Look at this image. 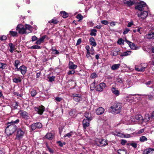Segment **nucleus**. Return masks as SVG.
<instances>
[{
	"mask_svg": "<svg viewBox=\"0 0 154 154\" xmlns=\"http://www.w3.org/2000/svg\"><path fill=\"white\" fill-rule=\"evenodd\" d=\"M60 13L61 16L64 18H66L68 17V14L65 11H61Z\"/></svg>",
	"mask_w": 154,
	"mask_h": 154,
	"instance_id": "nucleus-29",
	"label": "nucleus"
},
{
	"mask_svg": "<svg viewBox=\"0 0 154 154\" xmlns=\"http://www.w3.org/2000/svg\"><path fill=\"white\" fill-rule=\"evenodd\" d=\"M119 50L116 49L113 51L112 53V55L113 56H116L118 54Z\"/></svg>",
	"mask_w": 154,
	"mask_h": 154,
	"instance_id": "nucleus-49",
	"label": "nucleus"
},
{
	"mask_svg": "<svg viewBox=\"0 0 154 154\" xmlns=\"http://www.w3.org/2000/svg\"><path fill=\"white\" fill-rule=\"evenodd\" d=\"M58 22V21L56 19H53L51 20V23L54 24H57Z\"/></svg>",
	"mask_w": 154,
	"mask_h": 154,
	"instance_id": "nucleus-59",
	"label": "nucleus"
},
{
	"mask_svg": "<svg viewBox=\"0 0 154 154\" xmlns=\"http://www.w3.org/2000/svg\"><path fill=\"white\" fill-rule=\"evenodd\" d=\"M20 114L21 116L26 119H28L29 118V117L28 116V113L26 111L21 110L20 112Z\"/></svg>",
	"mask_w": 154,
	"mask_h": 154,
	"instance_id": "nucleus-14",
	"label": "nucleus"
},
{
	"mask_svg": "<svg viewBox=\"0 0 154 154\" xmlns=\"http://www.w3.org/2000/svg\"><path fill=\"white\" fill-rule=\"evenodd\" d=\"M34 109L40 115H42L45 110V107L43 106H39L38 107H35Z\"/></svg>",
	"mask_w": 154,
	"mask_h": 154,
	"instance_id": "nucleus-9",
	"label": "nucleus"
},
{
	"mask_svg": "<svg viewBox=\"0 0 154 154\" xmlns=\"http://www.w3.org/2000/svg\"><path fill=\"white\" fill-rule=\"evenodd\" d=\"M86 119H89V120H92V117L91 116V114L88 112H85L84 115Z\"/></svg>",
	"mask_w": 154,
	"mask_h": 154,
	"instance_id": "nucleus-27",
	"label": "nucleus"
},
{
	"mask_svg": "<svg viewBox=\"0 0 154 154\" xmlns=\"http://www.w3.org/2000/svg\"><path fill=\"white\" fill-rule=\"evenodd\" d=\"M131 51H128L126 52H125L123 53V54L121 55V56H126L128 55H129L131 54Z\"/></svg>",
	"mask_w": 154,
	"mask_h": 154,
	"instance_id": "nucleus-38",
	"label": "nucleus"
},
{
	"mask_svg": "<svg viewBox=\"0 0 154 154\" xmlns=\"http://www.w3.org/2000/svg\"><path fill=\"white\" fill-rule=\"evenodd\" d=\"M55 77L53 76L51 77H48V78L49 79V81L50 82H52L54 80Z\"/></svg>",
	"mask_w": 154,
	"mask_h": 154,
	"instance_id": "nucleus-58",
	"label": "nucleus"
},
{
	"mask_svg": "<svg viewBox=\"0 0 154 154\" xmlns=\"http://www.w3.org/2000/svg\"><path fill=\"white\" fill-rule=\"evenodd\" d=\"M72 97L74 101L79 102L82 100L81 95L80 94H73Z\"/></svg>",
	"mask_w": 154,
	"mask_h": 154,
	"instance_id": "nucleus-8",
	"label": "nucleus"
},
{
	"mask_svg": "<svg viewBox=\"0 0 154 154\" xmlns=\"http://www.w3.org/2000/svg\"><path fill=\"white\" fill-rule=\"evenodd\" d=\"M124 3L130 6L133 5L134 4V2L131 1V0H125L124 1Z\"/></svg>",
	"mask_w": 154,
	"mask_h": 154,
	"instance_id": "nucleus-21",
	"label": "nucleus"
},
{
	"mask_svg": "<svg viewBox=\"0 0 154 154\" xmlns=\"http://www.w3.org/2000/svg\"><path fill=\"white\" fill-rule=\"evenodd\" d=\"M91 120L88 119H84L82 122L83 128L85 129L87 127L89 126L90 125V122Z\"/></svg>",
	"mask_w": 154,
	"mask_h": 154,
	"instance_id": "nucleus-13",
	"label": "nucleus"
},
{
	"mask_svg": "<svg viewBox=\"0 0 154 154\" xmlns=\"http://www.w3.org/2000/svg\"><path fill=\"white\" fill-rule=\"evenodd\" d=\"M126 142H127V141L126 140H125L122 139L121 140V143L122 145H125V143Z\"/></svg>",
	"mask_w": 154,
	"mask_h": 154,
	"instance_id": "nucleus-63",
	"label": "nucleus"
},
{
	"mask_svg": "<svg viewBox=\"0 0 154 154\" xmlns=\"http://www.w3.org/2000/svg\"><path fill=\"white\" fill-rule=\"evenodd\" d=\"M104 108L102 107H100L96 109V113L97 115H101L104 113Z\"/></svg>",
	"mask_w": 154,
	"mask_h": 154,
	"instance_id": "nucleus-16",
	"label": "nucleus"
},
{
	"mask_svg": "<svg viewBox=\"0 0 154 154\" xmlns=\"http://www.w3.org/2000/svg\"><path fill=\"white\" fill-rule=\"evenodd\" d=\"M129 31L130 29H129L125 28L123 32V34H127Z\"/></svg>",
	"mask_w": 154,
	"mask_h": 154,
	"instance_id": "nucleus-57",
	"label": "nucleus"
},
{
	"mask_svg": "<svg viewBox=\"0 0 154 154\" xmlns=\"http://www.w3.org/2000/svg\"><path fill=\"white\" fill-rule=\"evenodd\" d=\"M72 134H73V133H72V132H71L70 133H68L66 134H65L64 136V137H70L72 135Z\"/></svg>",
	"mask_w": 154,
	"mask_h": 154,
	"instance_id": "nucleus-47",
	"label": "nucleus"
},
{
	"mask_svg": "<svg viewBox=\"0 0 154 154\" xmlns=\"http://www.w3.org/2000/svg\"><path fill=\"white\" fill-rule=\"evenodd\" d=\"M125 41L122 38L119 39L117 41V43L119 45L124 44Z\"/></svg>",
	"mask_w": 154,
	"mask_h": 154,
	"instance_id": "nucleus-39",
	"label": "nucleus"
},
{
	"mask_svg": "<svg viewBox=\"0 0 154 154\" xmlns=\"http://www.w3.org/2000/svg\"><path fill=\"white\" fill-rule=\"evenodd\" d=\"M17 71H20L21 72L22 75H24L27 71V68L26 66L24 65H22L20 66L19 68H17Z\"/></svg>",
	"mask_w": 154,
	"mask_h": 154,
	"instance_id": "nucleus-12",
	"label": "nucleus"
},
{
	"mask_svg": "<svg viewBox=\"0 0 154 154\" xmlns=\"http://www.w3.org/2000/svg\"><path fill=\"white\" fill-rule=\"evenodd\" d=\"M69 68L70 69H74L77 67V66L76 65L74 64L72 62L70 61L69 63Z\"/></svg>",
	"mask_w": 154,
	"mask_h": 154,
	"instance_id": "nucleus-18",
	"label": "nucleus"
},
{
	"mask_svg": "<svg viewBox=\"0 0 154 154\" xmlns=\"http://www.w3.org/2000/svg\"><path fill=\"white\" fill-rule=\"evenodd\" d=\"M130 145L134 148L137 147V144L135 143H133L130 144Z\"/></svg>",
	"mask_w": 154,
	"mask_h": 154,
	"instance_id": "nucleus-62",
	"label": "nucleus"
},
{
	"mask_svg": "<svg viewBox=\"0 0 154 154\" xmlns=\"http://www.w3.org/2000/svg\"><path fill=\"white\" fill-rule=\"evenodd\" d=\"M17 127L13 124H8L7 123V126L5 128V132L8 136L11 135L12 134L17 130Z\"/></svg>",
	"mask_w": 154,
	"mask_h": 154,
	"instance_id": "nucleus-1",
	"label": "nucleus"
},
{
	"mask_svg": "<svg viewBox=\"0 0 154 154\" xmlns=\"http://www.w3.org/2000/svg\"><path fill=\"white\" fill-rule=\"evenodd\" d=\"M8 45L10 48L9 50V51L11 53H13L14 49L15 46L13 45V44L11 43H9Z\"/></svg>",
	"mask_w": 154,
	"mask_h": 154,
	"instance_id": "nucleus-26",
	"label": "nucleus"
},
{
	"mask_svg": "<svg viewBox=\"0 0 154 154\" xmlns=\"http://www.w3.org/2000/svg\"><path fill=\"white\" fill-rule=\"evenodd\" d=\"M16 30L18 31L19 34H23L25 33L28 34L29 32H26V29L23 25L21 24L18 25L16 28Z\"/></svg>",
	"mask_w": 154,
	"mask_h": 154,
	"instance_id": "nucleus-4",
	"label": "nucleus"
},
{
	"mask_svg": "<svg viewBox=\"0 0 154 154\" xmlns=\"http://www.w3.org/2000/svg\"><path fill=\"white\" fill-rule=\"evenodd\" d=\"M97 145L98 146L102 147L107 144L106 140L104 139H99L96 141Z\"/></svg>",
	"mask_w": 154,
	"mask_h": 154,
	"instance_id": "nucleus-7",
	"label": "nucleus"
},
{
	"mask_svg": "<svg viewBox=\"0 0 154 154\" xmlns=\"http://www.w3.org/2000/svg\"><path fill=\"white\" fill-rule=\"evenodd\" d=\"M41 48L40 46L37 45H33L29 48L31 49H41Z\"/></svg>",
	"mask_w": 154,
	"mask_h": 154,
	"instance_id": "nucleus-40",
	"label": "nucleus"
},
{
	"mask_svg": "<svg viewBox=\"0 0 154 154\" xmlns=\"http://www.w3.org/2000/svg\"><path fill=\"white\" fill-rule=\"evenodd\" d=\"M97 32V30L96 29H92L90 33V35L91 36H95L96 35V32Z\"/></svg>",
	"mask_w": 154,
	"mask_h": 154,
	"instance_id": "nucleus-34",
	"label": "nucleus"
},
{
	"mask_svg": "<svg viewBox=\"0 0 154 154\" xmlns=\"http://www.w3.org/2000/svg\"><path fill=\"white\" fill-rule=\"evenodd\" d=\"M147 138L144 136H142L139 139L140 141L141 142H143L144 141H147Z\"/></svg>",
	"mask_w": 154,
	"mask_h": 154,
	"instance_id": "nucleus-36",
	"label": "nucleus"
},
{
	"mask_svg": "<svg viewBox=\"0 0 154 154\" xmlns=\"http://www.w3.org/2000/svg\"><path fill=\"white\" fill-rule=\"evenodd\" d=\"M20 63V61L19 60H16L15 61L14 66L16 67V69H17L18 68V66Z\"/></svg>",
	"mask_w": 154,
	"mask_h": 154,
	"instance_id": "nucleus-35",
	"label": "nucleus"
},
{
	"mask_svg": "<svg viewBox=\"0 0 154 154\" xmlns=\"http://www.w3.org/2000/svg\"><path fill=\"white\" fill-rule=\"evenodd\" d=\"M147 5L143 1L140 2L136 6L135 8L136 9H138L140 11H143L144 9V8L146 7Z\"/></svg>",
	"mask_w": 154,
	"mask_h": 154,
	"instance_id": "nucleus-6",
	"label": "nucleus"
},
{
	"mask_svg": "<svg viewBox=\"0 0 154 154\" xmlns=\"http://www.w3.org/2000/svg\"><path fill=\"white\" fill-rule=\"evenodd\" d=\"M13 81L14 82L16 83L20 82H21V80L20 77L18 78H15L13 79Z\"/></svg>",
	"mask_w": 154,
	"mask_h": 154,
	"instance_id": "nucleus-32",
	"label": "nucleus"
},
{
	"mask_svg": "<svg viewBox=\"0 0 154 154\" xmlns=\"http://www.w3.org/2000/svg\"><path fill=\"white\" fill-rule=\"evenodd\" d=\"M135 119V116H132L130 118V119L129 120V122H136V120Z\"/></svg>",
	"mask_w": 154,
	"mask_h": 154,
	"instance_id": "nucleus-48",
	"label": "nucleus"
},
{
	"mask_svg": "<svg viewBox=\"0 0 154 154\" xmlns=\"http://www.w3.org/2000/svg\"><path fill=\"white\" fill-rule=\"evenodd\" d=\"M32 26L30 25H28L27 24H25V27L26 29V30L27 29H29L30 30V29L32 28Z\"/></svg>",
	"mask_w": 154,
	"mask_h": 154,
	"instance_id": "nucleus-52",
	"label": "nucleus"
},
{
	"mask_svg": "<svg viewBox=\"0 0 154 154\" xmlns=\"http://www.w3.org/2000/svg\"><path fill=\"white\" fill-rule=\"evenodd\" d=\"M101 23L104 25H107L109 23L106 20H102L101 22Z\"/></svg>",
	"mask_w": 154,
	"mask_h": 154,
	"instance_id": "nucleus-56",
	"label": "nucleus"
},
{
	"mask_svg": "<svg viewBox=\"0 0 154 154\" xmlns=\"http://www.w3.org/2000/svg\"><path fill=\"white\" fill-rule=\"evenodd\" d=\"M111 91L116 96H119L120 94V93L119 90L117 89L115 87H112L111 88Z\"/></svg>",
	"mask_w": 154,
	"mask_h": 154,
	"instance_id": "nucleus-17",
	"label": "nucleus"
},
{
	"mask_svg": "<svg viewBox=\"0 0 154 154\" xmlns=\"http://www.w3.org/2000/svg\"><path fill=\"white\" fill-rule=\"evenodd\" d=\"M146 67H141L140 66L138 67L136 66L135 67L136 70L139 72H142L145 70Z\"/></svg>",
	"mask_w": 154,
	"mask_h": 154,
	"instance_id": "nucleus-23",
	"label": "nucleus"
},
{
	"mask_svg": "<svg viewBox=\"0 0 154 154\" xmlns=\"http://www.w3.org/2000/svg\"><path fill=\"white\" fill-rule=\"evenodd\" d=\"M37 94V93L36 91V90L33 89L32 91L31 92V96L32 97L35 96Z\"/></svg>",
	"mask_w": 154,
	"mask_h": 154,
	"instance_id": "nucleus-41",
	"label": "nucleus"
},
{
	"mask_svg": "<svg viewBox=\"0 0 154 154\" xmlns=\"http://www.w3.org/2000/svg\"><path fill=\"white\" fill-rule=\"evenodd\" d=\"M17 134L15 139L17 140H20L22 138L25 134V130L19 128L17 129Z\"/></svg>",
	"mask_w": 154,
	"mask_h": 154,
	"instance_id": "nucleus-3",
	"label": "nucleus"
},
{
	"mask_svg": "<svg viewBox=\"0 0 154 154\" xmlns=\"http://www.w3.org/2000/svg\"><path fill=\"white\" fill-rule=\"evenodd\" d=\"M112 112L114 114L119 113L122 110V106L120 103H117L110 107Z\"/></svg>",
	"mask_w": 154,
	"mask_h": 154,
	"instance_id": "nucleus-2",
	"label": "nucleus"
},
{
	"mask_svg": "<svg viewBox=\"0 0 154 154\" xmlns=\"http://www.w3.org/2000/svg\"><path fill=\"white\" fill-rule=\"evenodd\" d=\"M95 88V82H94L91 84L90 88L91 90H94Z\"/></svg>",
	"mask_w": 154,
	"mask_h": 154,
	"instance_id": "nucleus-50",
	"label": "nucleus"
},
{
	"mask_svg": "<svg viewBox=\"0 0 154 154\" xmlns=\"http://www.w3.org/2000/svg\"><path fill=\"white\" fill-rule=\"evenodd\" d=\"M118 154H126V150L124 149H119L118 151Z\"/></svg>",
	"mask_w": 154,
	"mask_h": 154,
	"instance_id": "nucleus-31",
	"label": "nucleus"
},
{
	"mask_svg": "<svg viewBox=\"0 0 154 154\" xmlns=\"http://www.w3.org/2000/svg\"><path fill=\"white\" fill-rule=\"evenodd\" d=\"M125 41L128 44L129 47L131 49L133 50H136L137 49V47L135 46L134 43L130 42L126 39Z\"/></svg>",
	"mask_w": 154,
	"mask_h": 154,
	"instance_id": "nucleus-15",
	"label": "nucleus"
},
{
	"mask_svg": "<svg viewBox=\"0 0 154 154\" xmlns=\"http://www.w3.org/2000/svg\"><path fill=\"white\" fill-rule=\"evenodd\" d=\"M42 127V125L41 123L37 122L34 123L30 125L31 129L32 131H34L36 129L41 128Z\"/></svg>",
	"mask_w": 154,
	"mask_h": 154,
	"instance_id": "nucleus-5",
	"label": "nucleus"
},
{
	"mask_svg": "<svg viewBox=\"0 0 154 154\" xmlns=\"http://www.w3.org/2000/svg\"><path fill=\"white\" fill-rule=\"evenodd\" d=\"M123 81L121 78H118L117 79L116 82L117 83L121 84L122 83Z\"/></svg>",
	"mask_w": 154,
	"mask_h": 154,
	"instance_id": "nucleus-45",
	"label": "nucleus"
},
{
	"mask_svg": "<svg viewBox=\"0 0 154 154\" xmlns=\"http://www.w3.org/2000/svg\"><path fill=\"white\" fill-rule=\"evenodd\" d=\"M6 64L5 63H0V68L3 69H5Z\"/></svg>",
	"mask_w": 154,
	"mask_h": 154,
	"instance_id": "nucleus-46",
	"label": "nucleus"
},
{
	"mask_svg": "<svg viewBox=\"0 0 154 154\" xmlns=\"http://www.w3.org/2000/svg\"><path fill=\"white\" fill-rule=\"evenodd\" d=\"M90 77L91 78L93 79L97 77V76L95 73H93L91 74Z\"/></svg>",
	"mask_w": 154,
	"mask_h": 154,
	"instance_id": "nucleus-55",
	"label": "nucleus"
},
{
	"mask_svg": "<svg viewBox=\"0 0 154 154\" xmlns=\"http://www.w3.org/2000/svg\"><path fill=\"white\" fill-rule=\"evenodd\" d=\"M89 42L90 44L93 46L95 47L97 45V43L95 42L94 38L91 37L89 39Z\"/></svg>",
	"mask_w": 154,
	"mask_h": 154,
	"instance_id": "nucleus-22",
	"label": "nucleus"
},
{
	"mask_svg": "<svg viewBox=\"0 0 154 154\" xmlns=\"http://www.w3.org/2000/svg\"><path fill=\"white\" fill-rule=\"evenodd\" d=\"M117 136L122 138H128L130 137V135L129 134L125 135L122 133H118Z\"/></svg>",
	"mask_w": 154,
	"mask_h": 154,
	"instance_id": "nucleus-25",
	"label": "nucleus"
},
{
	"mask_svg": "<svg viewBox=\"0 0 154 154\" xmlns=\"http://www.w3.org/2000/svg\"><path fill=\"white\" fill-rule=\"evenodd\" d=\"M120 65V64H114L112 66L111 69L112 70H116L118 69Z\"/></svg>",
	"mask_w": 154,
	"mask_h": 154,
	"instance_id": "nucleus-28",
	"label": "nucleus"
},
{
	"mask_svg": "<svg viewBox=\"0 0 154 154\" xmlns=\"http://www.w3.org/2000/svg\"><path fill=\"white\" fill-rule=\"evenodd\" d=\"M37 37L35 35L33 36L32 37V42L35 41L37 40Z\"/></svg>",
	"mask_w": 154,
	"mask_h": 154,
	"instance_id": "nucleus-64",
	"label": "nucleus"
},
{
	"mask_svg": "<svg viewBox=\"0 0 154 154\" xmlns=\"http://www.w3.org/2000/svg\"><path fill=\"white\" fill-rule=\"evenodd\" d=\"M148 12L147 11H141L138 13L137 15L138 17H140L142 19H144L147 16Z\"/></svg>",
	"mask_w": 154,
	"mask_h": 154,
	"instance_id": "nucleus-10",
	"label": "nucleus"
},
{
	"mask_svg": "<svg viewBox=\"0 0 154 154\" xmlns=\"http://www.w3.org/2000/svg\"><path fill=\"white\" fill-rule=\"evenodd\" d=\"M153 153L154 149L152 148L146 149L143 152V154H153Z\"/></svg>",
	"mask_w": 154,
	"mask_h": 154,
	"instance_id": "nucleus-19",
	"label": "nucleus"
},
{
	"mask_svg": "<svg viewBox=\"0 0 154 154\" xmlns=\"http://www.w3.org/2000/svg\"><path fill=\"white\" fill-rule=\"evenodd\" d=\"M7 37L5 35H2L0 37V40L1 41L5 40L7 39Z\"/></svg>",
	"mask_w": 154,
	"mask_h": 154,
	"instance_id": "nucleus-53",
	"label": "nucleus"
},
{
	"mask_svg": "<svg viewBox=\"0 0 154 154\" xmlns=\"http://www.w3.org/2000/svg\"><path fill=\"white\" fill-rule=\"evenodd\" d=\"M150 116L149 113L146 114L145 116V119L146 122L149 121L150 119Z\"/></svg>",
	"mask_w": 154,
	"mask_h": 154,
	"instance_id": "nucleus-37",
	"label": "nucleus"
},
{
	"mask_svg": "<svg viewBox=\"0 0 154 154\" xmlns=\"http://www.w3.org/2000/svg\"><path fill=\"white\" fill-rule=\"evenodd\" d=\"M106 86V84L104 82L100 83L99 85H97L96 87V90L98 91H102L103 89Z\"/></svg>",
	"mask_w": 154,
	"mask_h": 154,
	"instance_id": "nucleus-11",
	"label": "nucleus"
},
{
	"mask_svg": "<svg viewBox=\"0 0 154 154\" xmlns=\"http://www.w3.org/2000/svg\"><path fill=\"white\" fill-rule=\"evenodd\" d=\"M146 37L149 39H154V32H150L146 35Z\"/></svg>",
	"mask_w": 154,
	"mask_h": 154,
	"instance_id": "nucleus-20",
	"label": "nucleus"
},
{
	"mask_svg": "<svg viewBox=\"0 0 154 154\" xmlns=\"http://www.w3.org/2000/svg\"><path fill=\"white\" fill-rule=\"evenodd\" d=\"M9 33L13 36H16L17 34V32H15V31H10Z\"/></svg>",
	"mask_w": 154,
	"mask_h": 154,
	"instance_id": "nucleus-44",
	"label": "nucleus"
},
{
	"mask_svg": "<svg viewBox=\"0 0 154 154\" xmlns=\"http://www.w3.org/2000/svg\"><path fill=\"white\" fill-rule=\"evenodd\" d=\"M45 138L49 140H51L53 139L54 136L52 133H48L45 136Z\"/></svg>",
	"mask_w": 154,
	"mask_h": 154,
	"instance_id": "nucleus-24",
	"label": "nucleus"
},
{
	"mask_svg": "<svg viewBox=\"0 0 154 154\" xmlns=\"http://www.w3.org/2000/svg\"><path fill=\"white\" fill-rule=\"evenodd\" d=\"M143 29L142 27L139 28L137 29V32H140V33L143 32Z\"/></svg>",
	"mask_w": 154,
	"mask_h": 154,
	"instance_id": "nucleus-61",
	"label": "nucleus"
},
{
	"mask_svg": "<svg viewBox=\"0 0 154 154\" xmlns=\"http://www.w3.org/2000/svg\"><path fill=\"white\" fill-rule=\"evenodd\" d=\"M69 114L71 116H73L74 115L73 114H75V111L72 110L70 111L69 112Z\"/></svg>",
	"mask_w": 154,
	"mask_h": 154,
	"instance_id": "nucleus-60",
	"label": "nucleus"
},
{
	"mask_svg": "<svg viewBox=\"0 0 154 154\" xmlns=\"http://www.w3.org/2000/svg\"><path fill=\"white\" fill-rule=\"evenodd\" d=\"M55 100H56V102H60L62 100V98L57 97L55 98Z\"/></svg>",
	"mask_w": 154,
	"mask_h": 154,
	"instance_id": "nucleus-51",
	"label": "nucleus"
},
{
	"mask_svg": "<svg viewBox=\"0 0 154 154\" xmlns=\"http://www.w3.org/2000/svg\"><path fill=\"white\" fill-rule=\"evenodd\" d=\"M76 18L79 19L78 21H80L83 19V17L81 14H79L77 16Z\"/></svg>",
	"mask_w": 154,
	"mask_h": 154,
	"instance_id": "nucleus-42",
	"label": "nucleus"
},
{
	"mask_svg": "<svg viewBox=\"0 0 154 154\" xmlns=\"http://www.w3.org/2000/svg\"><path fill=\"white\" fill-rule=\"evenodd\" d=\"M20 120L19 119H17L15 120H12L11 122H8V124H18L20 122Z\"/></svg>",
	"mask_w": 154,
	"mask_h": 154,
	"instance_id": "nucleus-33",
	"label": "nucleus"
},
{
	"mask_svg": "<svg viewBox=\"0 0 154 154\" xmlns=\"http://www.w3.org/2000/svg\"><path fill=\"white\" fill-rule=\"evenodd\" d=\"M46 147L48 149V151L50 153H53L54 150L53 149L50 148L48 145H46Z\"/></svg>",
	"mask_w": 154,
	"mask_h": 154,
	"instance_id": "nucleus-43",
	"label": "nucleus"
},
{
	"mask_svg": "<svg viewBox=\"0 0 154 154\" xmlns=\"http://www.w3.org/2000/svg\"><path fill=\"white\" fill-rule=\"evenodd\" d=\"M135 119H136V121H141L143 120V118L140 115H138L135 116Z\"/></svg>",
	"mask_w": 154,
	"mask_h": 154,
	"instance_id": "nucleus-30",
	"label": "nucleus"
},
{
	"mask_svg": "<svg viewBox=\"0 0 154 154\" xmlns=\"http://www.w3.org/2000/svg\"><path fill=\"white\" fill-rule=\"evenodd\" d=\"M57 143L59 145L60 147H62L63 145H65V142L62 143L60 141H58Z\"/></svg>",
	"mask_w": 154,
	"mask_h": 154,
	"instance_id": "nucleus-54",
	"label": "nucleus"
}]
</instances>
